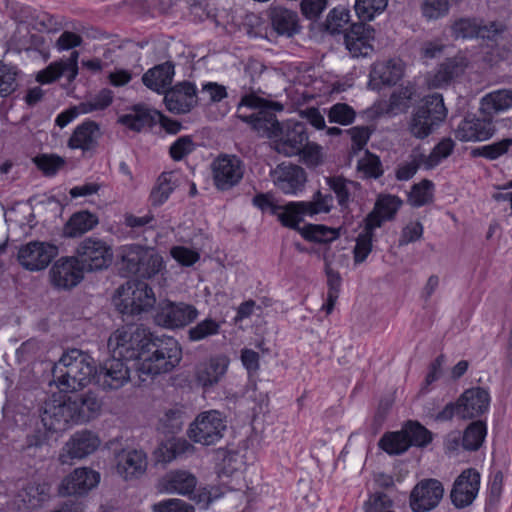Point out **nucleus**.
<instances>
[{"instance_id":"obj_1","label":"nucleus","mask_w":512,"mask_h":512,"mask_svg":"<svg viewBox=\"0 0 512 512\" xmlns=\"http://www.w3.org/2000/svg\"><path fill=\"white\" fill-rule=\"evenodd\" d=\"M113 357L125 362L135 361L133 367L143 382L173 370L181 361L182 350L173 337L154 336L143 326L117 329L108 339Z\"/></svg>"},{"instance_id":"obj_2","label":"nucleus","mask_w":512,"mask_h":512,"mask_svg":"<svg viewBox=\"0 0 512 512\" xmlns=\"http://www.w3.org/2000/svg\"><path fill=\"white\" fill-rule=\"evenodd\" d=\"M101 407V401L92 392L67 398L53 394L39 409L45 433L39 435L40 430H38L37 434H34V446H40L46 442L48 433L65 431L70 424L86 423L96 418L100 414Z\"/></svg>"},{"instance_id":"obj_3","label":"nucleus","mask_w":512,"mask_h":512,"mask_svg":"<svg viewBox=\"0 0 512 512\" xmlns=\"http://www.w3.org/2000/svg\"><path fill=\"white\" fill-rule=\"evenodd\" d=\"M52 381L61 392H74L87 386L95 373V361L80 349L65 351L51 366Z\"/></svg>"},{"instance_id":"obj_4","label":"nucleus","mask_w":512,"mask_h":512,"mask_svg":"<svg viewBox=\"0 0 512 512\" xmlns=\"http://www.w3.org/2000/svg\"><path fill=\"white\" fill-rule=\"evenodd\" d=\"M332 203V195H323L320 190L313 195L311 201L289 202L285 205L273 204L265 194H257L253 198L255 206L261 210L270 208L271 213L278 218L281 224L291 229H298V224L304 220L305 216L312 217L330 212Z\"/></svg>"},{"instance_id":"obj_5","label":"nucleus","mask_w":512,"mask_h":512,"mask_svg":"<svg viewBox=\"0 0 512 512\" xmlns=\"http://www.w3.org/2000/svg\"><path fill=\"white\" fill-rule=\"evenodd\" d=\"M163 268V258L152 248L133 244L121 251L119 270L125 277L150 279Z\"/></svg>"},{"instance_id":"obj_6","label":"nucleus","mask_w":512,"mask_h":512,"mask_svg":"<svg viewBox=\"0 0 512 512\" xmlns=\"http://www.w3.org/2000/svg\"><path fill=\"white\" fill-rule=\"evenodd\" d=\"M446 116L447 109L442 95H428L412 115L409 131L414 137L424 139L445 120Z\"/></svg>"},{"instance_id":"obj_7","label":"nucleus","mask_w":512,"mask_h":512,"mask_svg":"<svg viewBox=\"0 0 512 512\" xmlns=\"http://www.w3.org/2000/svg\"><path fill=\"white\" fill-rule=\"evenodd\" d=\"M117 292L115 305L123 315H138L150 310L156 302L152 288L142 281H127Z\"/></svg>"},{"instance_id":"obj_8","label":"nucleus","mask_w":512,"mask_h":512,"mask_svg":"<svg viewBox=\"0 0 512 512\" xmlns=\"http://www.w3.org/2000/svg\"><path fill=\"white\" fill-rule=\"evenodd\" d=\"M227 430V418L218 410L201 412L190 424L189 438L198 444L210 446L219 442Z\"/></svg>"},{"instance_id":"obj_9","label":"nucleus","mask_w":512,"mask_h":512,"mask_svg":"<svg viewBox=\"0 0 512 512\" xmlns=\"http://www.w3.org/2000/svg\"><path fill=\"white\" fill-rule=\"evenodd\" d=\"M76 257L85 271H101L111 265L113 251L106 241L96 237H87L78 244Z\"/></svg>"},{"instance_id":"obj_10","label":"nucleus","mask_w":512,"mask_h":512,"mask_svg":"<svg viewBox=\"0 0 512 512\" xmlns=\"http://www.w3.org/2000/svg\"><path fill=\"white\" fill-rule=\"evenodd\" d=\"M198 309L184 302L162 301L159 303L155 322L164 328H183L198 317Z\"/></svg>"},{"instance_id":"obj_11","label":"nucleus","mask_w":512,"mask_h":512,"mask_svg":"<svg viewBox=\"0 0 512 512\" xmlns=\"http://www.w3.org/2000/svg\"><path fill=\"white\" fill-rule=\"evenodd\" d=\"M308 141L306 127L300 122H287L280 128L274 138L275 150L284 156L300 155Z\"/></svg>"},{"instance_id":"obj_12","label":"nucleus","mask_w":512,"mask_h":512,"mask_svg":"<svg viewBox=\"0 0 512 512\" xmlns=\"http://www.w3.org/2000/svg\"><path fill=\"white\" fill-rule=\"evenodd\" d=\"M84 268L76 256L58 259L49 271L52 285L59 289H71L84 278Z\"/></svg>"},{"instance_id":"obj_13","label":"nucleus","mask_w":512,"mask_h":512,"mask_svg":"<svg viewBox=\"0 0 512 512\" xmlns=\"http://www.w3.org/2000/svg\"><path fill=\"white\" fill-rule=\"evenodd\" d=\"M130 369L127 362L112 356L99 370L95 368L92 379L103 390H117L131 380Z\"/></svg>"},{"instance_id":"obj_14","label":"nucleus","mask_w":512,"mask_h":512,"mask_svg":"<svg viewBox=\"0 0 512 512\" xmlns=\"http://www.w3.org/2000/svg\"><path fill=\"white\" fill-rule=\"evenodd\" d=\"M480 473L473 468L464 470L454 481L450 492L452 504L459 509L470 506L478 495Z\"/></svg>"},{"instance_id":"obj_15","label":"nucleus","mask_w":512,"mask_h":512,"mask_svg":"<svg viewBox=\"0 0 512 512\" xmlns=\"http://www.w3.org/2000/svg\"><path fill=\"white\" fill-rule=\"evenodd\" d=\"M444 488L437 479H424L411 491L410 507L414 512L434 509L443 497Z\"/></svg>"},{"instance_id":"obj_16","label":"nucleus","mask_w":512,"mask_h":512,"mask_svg":"<svg viewBox=\"0 0 512 512\" xmlns=\"http://www.w3.org/2000/svg\"><path fill=\"white\" fill-rule=\"evenodd\" d=\"M404 63L399 58L378 61L371 66L368 86L380 90L384 86L395 85L403 76Z\"/></svg>"},{"instance_id":"obj_17","label":"nucleus","mask_w":512,"mask_h":512,"mask_svg":"<svg viewBox=\"0 0 512 512\" xmlns=\"http://www.w3.org/2000/svg\"><path fill=\"white\" fill-rule=\"evenodd\" d=\"M243 174V164L237 156L220 157L213 164L214 183L220 190H229L237 185Z\"/></svg>"},{"instance_id":"obj_18","label":"nucleus","mask_w":512,"mask_h":512,"mask_svg":"<svg viewBox=\"0 0 512 512\" xmlns=\"http://www.w3.org/2000/svg\"><path fill=\"white\" fill-rule=\"evenodd\" d=\"M164 93L166 108L174 114L188 113L197 103L196 86L188 81L178 83Z\"/></svg>"},{"instance_id":"obj_19","label":"nucleus","mask_w":512,"mask_h":512,"mask_svg":"<svg viewBox=\"0 0 512 512\" xmlns=\"http://www.w3.org/2000/svg\"><path fill=\"white\" fill-rule=\"evenodd\" d=\"M495 127L492 120L483 115V118L468 116L464 118L457 129L455 137L462 142L484 141L492 137Z\"/></svg>"},{"instance_id":"obj_20","label":"nucleus","mask_w":512,"mask_h":512,"mask_svg":"<svg viewBox=\"0 0 512 512\" xmlns=\"http://www.w3.org/2000/svg\"><path fill=\"white\" fill-rule=\"evenodd\" d=\"M100 445V440L93 432L88 430L78 431L72 435L65 444V453L60 455L63 464L69 459H82L92 454Z\"/></svg>"},{"instance_id":"obj_21","label":"nucleus","mask_w":512,"mask_h":512,"mask_svg":"<svg viewBox=\"0 0 512 512\" xmlns=\"http://www.w3.org/2000/svg\"><path fill=\"white\" fill-rule=\"evenodd\" d=\"M100 474L89 468H78L66 476L59 488V493L66 495H83L96 487Z\"/></svg>"},{"instance_id":"obj_22","label":"nucleus","mask_w":512,"mask_h":512,"mask_svg":"<svg viewBox=\"0 0 512 512\" xmlns=\"http://www.w3.org/2000/svg\"><path fill=\"white\" fill-rule=\"evenodd\" d=\"M458 401V416L472 419L484 414L490 404V395L481 387L471 388L463 392Z\"/></svg>"},{"instance_id":"obj_23","label":"nucleus","mask_w":512,"mask_h":512,"mask_svg":"<svg viewBox=\"0 0 512 512\" xmlns=\"http://www.w3.org/2000/svg\"><path fill=\"white\" fill-rule=\"evenodd\" d=\"M116 469L125 480L138 478L147 468V455L141 449H122L116 453Z\"/></svg>"},{"instance_id":"obj_24","label":"nucleus","mask_w":512,"mask_h":512,"mask_svg":"<svg viewBox=\"0 0 512 512\" xmlns=\"http://www.w3.org/2000/svg\"><path fill=\"white\" fill-rule=\"evenodd\" d=\"M78 58L79 52L73 51L68 58L52 62L37 73L36 81L49 84L65 76L69 83L73 82L78 75Z\"/></svg>"},{"instance_id":"obj_25","label":"nucleus","mask_w":512,"mask_h":512,"mask_svg":"<svg viewBox=\"0 0 512 512\" xmlns=\"http://www.w3.org/2000/svg\"><path fill=\"white\" fill-rule=\"evenodd\" d=\"M276 112L279 111L266 108L251 115L237 114V118L249 124L258 136L274 140L283 125L278 121Z\"/></svg>"},{"instance_id":"obj_26","label":"nucleus","mask_w":512,"mask_h":512,"mask_svg":"<svg viewBox=\"0 0 512 512\" xmlns=\"http://www.w3.org/2000/svg\"><path fill=\"white\" fill-rule=\"evenodd\" d=\"M374 29L364 22L353 23L344 34L346 48L353 57L366 56L372 49L369 41L373 39Z\"/></svg>"},{"instance_id":"obj_27","label":"nucleus","mask_w":512,"mask_h":512,"mask_svg":"<svg viewBox=\"0 0 512 512\" xmlns=\"http://www.w3.org/2000/svg\"><path fill=\"white\" fill-rule=\"evenodd\" d=\"M230 360L220 354L209 358L196 367V380L204 388L216 385L226 374Z\"/></svg>"},{"instance_id":"obj_28","label":"nucleus","mask_w":512,"mask_h":512,"mask_svg":"<svg viewBox=\"0 0 512 512\" xmlns=\"http://www.w3.org/2000/svg\"><path fill=\"white\" fill-rule=\"evenodd\" d=\"M274 183L285 194H296L306 183L305 170L297 165H279L274 171Z\"/></svg>"},{"instance_id":"obj_29","label":"nucleus","mask_w":512,"mask_h":512,"mask_svg":"<svg viewBox=\"0 0 512 512\" xmlns=\"http://www.w3.org/2000/svg\"><path fill=\"white\" fill-rule=\"evenodd\" d=\"M402 205V200L394 195L378 197L373 210L366 216L365 223L369 230L381 227L384 221L392 220Z\"/></svg>"},{"instance_id":"obj_30","label":"nucleus","mask_w":512,"mask_h":512,"mask_svg":"<svg viewBox=\"0 0 512 512\" xmlns=\"http://www.w3.org/2000/svg\"><path fill=\"white\" fill-rule=\"evenodd\" d=\"M273 30L286 37H292L300 31L299 18L297 12L281 7H271L268 12Z\"/></svg>"},{"instance_id":"obj_31","label":"nucleus","mask_w":512,"mask_h":512,"mask_svg":"<svg viewBox=\"0 0 512 512\" xmlns=\"http://www.w3.org/2000/svg\"><path fill=\"white\" fill-rule=\"evenodd\" d=\"M465 65L462 59L447 58L438 65L436 70L427 76V84L431 88L448 86L455 78L464 73Z\"/></svg>"},{"instance_id":"obj_32","label":"nucleus","mask_w":512,"mask_h":512,"mask_svg":"<svg viewBox=\"0 0 512 512\" xmlns=\"http://www.w3.org/2000/svg\"><path fill=\"white\" fill-rule=\"evenodd\" d=\"M174 74V64L167 61L149 69L143 74L142 81L149 89L157 93H164L171 85Z\"/></svg>"},{"instance_id":"obj_33","label":"nucleus","mask_w":512,"mask_h":512,"mask_svg":"<svg viewBox=\"0 0 512 512\" xmlns=\"http://www.w3.org/2000/svg\"><path fill=\"white\" fill-rule=\"evenodd\" d=\"M100 131L93 121H87L77 126L69 138L68 146L72 149L89 151L96 147Z\"/></svg>"},{"instance_id":"obj_34","label":"nucleus","mask_w":512,"mask_h":512,"mask_svg":"<svg viewBox=\"0 0 512 512\" xmlns=\"http://www.w3.org/2000/svg\"><path fill=\"white\" fill-rule=\"evenodd\" d=\"M159 112L143 105H135L129 114L122 115L119 122L133 131L150 128L157 122Z\"/></svg>"},{"instance_id":"obj_35","label":"nucleus","mask_w":512,"mask_h":512,"mask_svg":"<svg viewBox=\"0 0 512 512\" xmlns=\"http://www.w3.org/2000/svg\"><path fill=\"white\" fill-rule=\"evenodd\" d=\"M98 224L96 215L88 211L74 213L63 227V236L76 238L92 230Z\"/></svg>"},{"instance_id":"obj_36","label":"nucleus","mask_w":512,"mask_h":512,"mask_svg":"<svg viewBox=\"0 0 512 512\" xmlns=\"http://www.w3.org/2000/svg\"><path fill=\"white\" fill-rule=\"evenodd\" d=\"M163 482L167 492L182 495L191 494L197 485V479L193 474L181 470L168 473Z\"/></svg>"},{"instance_id":"obj_37","label":"nucleus","mask_w":512,"mask_h":512,"mask_svg":"<svg viewBox=\"0 0 512 512\" xmlns=\"http://www.w3.org/2000/svg\"><path fill=\"white\" fill-rule=\"evenodd\" d=\"M21 15L15 17L16 29L11 37V43L18 51H29L32 48V33L30 21V9L21 11Z\"/></svg>"},{"instance_id":"obj_38","label":"nucleus","mask_w":512,"mask_h":512,"mask_svg":"<svg viewBox=\"0 0 512 512\" xmlns=\"http://www.w3.org/2000/svg\"><path fill=\"white\" fill-rule=\"evenodd\" d=\"M512 105V91L498 90L487 94L481 100L480 111L491 120L494 114L508 109Z\"/></svg>"},{"instance_id":"obj_39","label":"nucleus","mask_w":512,"mask_h":512,"mask_svg":"<svg viewBox=\"0 0 512 512\" xmlns=\"http://www.w3.org/2000/svg\"><path fill=\"white\" fill-rule=\"evenodd\" d=\"M301 236L311 242L330 243L340 236V229L329 228L320 224H307L296 229Z\"/></svg>"},{"instance_id":"obj_40","label":"nucleus","mask_w":512,"mask_h":512,"mask_svg":"<svg viewBox=\"0 0 512 512\" xmlns=\"http://www.w3.org/2000/svg\"><path fill=\"white\" fill-rule=\"evenodd\" d=\"M221 326V321L207 317L188 329L187 338L191 342H199L208 339L218 335L220 333Z\"/></svg>"},{"instance_id":"obj_41","label":"nucleus","mask_w":512,"mask_h":512,"mask_svg":"<svg viewBox=\"0 0 512 512\" xmlns=\"http://www.w3.org/2000/svg\"><path fill=\"white\" fill-rule=\"evenodd\" d=\"M486 434L487 428L483 421L472 422L464 431L462 438L463 448L468 451L478 450L482 446Z\"/></svg>"},{"instance_id":"obj_42","label":"nucleus","mask_w":512,"mask_h":512,"mask_svg":"<svg viewBox=\"0 0 512 512\" xmlns=\"http://www.w3.org/2000/svg\"><path fill=\"white\" fill-rule=\"evenodd\" d=\"M379 446L390 455L402 454L411 447L403 430L385 433L379 440Z\"/></svg>"},{"instance_id":"obj_43","label":"nucleus","mask_w":512,"mask_h":512,"mask_svg":"<svg viewBox=\"0 0 512 512\" xmlns=\"http://www.w3.org/2000/svg\"><path fill=\"white\" fill-rule=\"evenodd\" d=\"M258 92H260V89L255 88L247 95H243V98L237 104V114H240L239 112L243 107L257 109L258 111L266 108L283 111L284 106L282 103L264 99L258 95Z\"/></svg>"},{"instance_id":"obj_44","label":"nucleus","mask_w":512,"mask_h":512,"mask_svg":"<svg viewBox=\"0 0 512 512\" xmlns=\"http://www.w3.org/2000/svg\"><path fill=\"white\" fill-rule=\"evenodd\" d=\"M455 147V143L451 138L442 139L430 152L428 156L420 155L426 169L436 167L440 162L449 157Z\"/></svg>"},{"instance_id":"obj_45","label":"nucleus","mask_w":512,"mask_h":512,"mask_svg":"<svg viewBox=\"0 0 512 512\" xmlns=\"http://www.w3.org/2000/svg\"><path fill=\"white\" fill-rule=\"evenodd\" d=\"M191 449H193V446L187 440L173 439L159 446L157 457L159 461L171 462Z\"/></svg>"},{"instance_id":"obj_46","label":"nucleus","mask_w":512,"mask_h":512,"mask_svg":"<svg viewBox=\"0 0 512 512\" xmlns=\"http://www.w3.org/2000/svg\"><path fill=\"white\" fill-rule=\"evenodd\" d=\"M388 0H355V12L361 22L371 21L387 7Z\"/></svg>"},{"instance_id":"obj_47","label":"nucleus","mask_w":512,"mask_h":512,"mask_svg":"<svg viewBox=\"0 0 512 512\" xmlns=\"http://www.w3.org/2000/svg\"><path fill=\"white\" fill-rule=\"evenodd\" d=\"M58 253L59 249L55 244L34 241V270L45 269Z\"/></svg>"},{"instance_id":"obj_48","label":"nucleus","mask_w":512,"mask_h":512,"mask_svg":"<svg viewBox=\"0 0 512 512\" xmlns=\"http://www.w3.org/2000/svg\"><path fill=\"white\" fill-rule=\"evenodd\" d=\"M184 412L180 408L167 410L159 419L158 430L164 434H176L182 430Z\"/></svg>"},{"instance_id":"obj_49","label":"nucleus","mask_w":512,"mask_h":512,"mask_svg":"<svg viewBox=\"0 0 512 512\" xmlns=\"http://www.w3.org/2000/svg\"><path fill=\"white\" fill-rule=\"evenodd\" d=\"M327 184L330 189L336 194L338 204L341 207H347L350 202L351 192L356 189L358 183L346 180L342 177H329Z\"/></svg>"},{"instance_id":"obj_50","label":"nucleus","mask_w":512,"mask_h":512,"mask_svg":"<svg viewBox=\"0 0 512 512\" xmlns=\"http://www.w3.org/2000/svg\"><path fill=\"white\" fill-rule=\"evenodd\" d=\"M402 430L405 433L410 446L424 447L432 441L431 432L419 422L408 421Z\"/></svg>"},{"instance_id":"obj_51","label":"nucleus","mask_w":512,"mask_h":512,"mask_svg":"<svg viewBox=\"0 0 512 512\" xmlns=\"http://www.w3.org/2000/svg\"><path fill=\"white\" fill-rule=\"evenodd\" d=\"M434 184L428 179H424L418 184H414L409 193V202L414 207H421L433 201Z\"/></svg>"},{"instance_id":"obj_52","label":"nucleus","mask_w":512,"mask_h":512,"mask_svg":"<svg viewBox=\"0 0 512 512\" xmlns=\"http://www.w3.org/2000/svg\"><path fill=\"white\" fill-rule=\"evenodd\" d=\"M350 21V11L345 7H335L332 9L326 19V30L331 34L346 33L349 28H345Z\"/></svg>"},{"instance_id":"obj_53","label":"nucleus","mask_w":512,"mask_h":512,"mask_svg":"<svg viewBox=\"0 0 512 512\" xmlns=\"http://www.w3.org/2000/svg\"><path fill=\"white\" fill-rule=\"evenodd\" d=\"M34 164L44 176L51 177L64 167L65 160L56 154H40L34 157Z\"/></svg>"},{"instance_id":"obj_54","label":"nucleus","mask_w":512,"mask_h":512,"mask_svg":"<svg viewBox=\"0 0 512 512\" xmlns=\"http://www.w3.org/2000/svg\"><path fill=\"white\" fill-rule=\"evenodd\" d=\"M172 173H162L158 178V184L150 194V201L153 206L162 205L174 190L172 184Z\"/></svg>"},{"instance_id":"obj_55","label":"nucleus","mask_w":512,"mask_h":512,"mask_svg":"<svg viewBox=\"0 0 512 512\" xmlns=\"http://www.w3.org/2000/svg\"><path fill=\"white\" fill-rule=\"evenodd\" d=\"M327 117L330 123L346 126L355 120L356 112L346 103H336L329 109Z\"/></svg>"},{"instance_id":"obj_56","label":"nucleus","mask_w":512,"mask_h":512,"mask_svg":"<svg viewBox=\"0 0 512 512\" xmlns=\"http://www.w3.org/2000/svg\"><path fill=\"white\" fill-rule=\"evenodd\" d=\"M413 88L400 87L393 91L389 98L388 111L393 114L405 111L413 96Z\"/></svg>"},{"instance_id":"obj_57","label":"nucleus","mask_w":512,"mask_h":512,"mask_svg":"<svg viewBox=\"0 0 512 512\" xmlns=\"http://www.w3.org/2000/svg\"><path fill=\"white\" fill-rule=\"evenodd\" d=\"M373 231L368 229V224L365 223L363 232H361L354 247V261L355 263H362L366 260L372 250V237Z\"/></svg>"},{"instance_id":"obj_58","label":"nucleus","mask_w":512,"mask_h":512,"mask_svg":"<svg viewBox=\"0 0 512 512\" xmlns=\"http://www.w3.org/2000/svg\"><path fill=\"white\" fill-rule=\"evenodd\" d=\"M478 29L479 22L470 18L458 19L451 26L452 36L463 39L477 37Z\"/></svg>"},{"instance_id":"obj_59","label":"nucleus","mask_w":512,"mask_h":512,"mask_svg":"<svg viewBox=\"0 0 512 512\" xmlns=\"http://www.w3.org/2000/svg\"><path fill=\"white\" fill-rule=\"evenodd\" d=\"M112 103L111 91L103 89L94 98L79 104L82 114L104 110Z\"/></svg>"},{"instance_id":"obj_60","label":"nucleus","mask_w":512,"mask_h":512,"mask_svg":"<svg viewBox=\"0 0 512 512\" xmlns=\"http://www.w3.org/2000/svg\"><path fill=\"white\" fill-rule=\"evenodd\" d=\"M358 169L363 171L366 176L372 178H379L383 174L379 157L368 150L365 151L364 157L358 161Z\"/></svg>"},{"instance_id":"obj_61","label":"nucleus","mask_w":512,"mask_h":512,"mask_svg":"<svg viewBox=\"0 0 512 512\" xmlns=\"http://www.w3.org/2000/svg\"><path fill=\"white\" fill-rule=\"evenodd\" d=\"M16 76L13 67L0 63V96H8L16 89Z\"/></svg>"},{"instance_id":"obj_62","label":"nucleus","mask_w":512,"mask_h":512,"mask_svg":"<svg viewBox=\"0 0 512 512\" xmlns=\"http://www.w3.org/2000/svg\"><path fill=\"white\" fill-rule=\"evenodd\" d=\"M512 145V138H505L501 141L494 142L489 145L482 146L475 150L478 155L483 156L487 159L494 160L505 154L509 147Z\"/></svg>"},{"instance_id":"obj_63","label":"nucleus","mask_w":512,"mask_h":512,"mask_svg":"<svg viewBox=\"0 0 512 512\" xmlns=\"http://www.w3.org/2000/svg\"><path fill=\"white\" fill-rule=\"evenodd\" d=\"M423 16L429 20L438 19L448 13V0H424L421 6Z\"/></svg>"},{"instance_id":"obj_64","label":"nucleus","mask_w":512,"mask_h":512,"mask_svg":"<svg viewBox=\"0 0 512 512\" xmlns=\"http://www.w3.org/2000/svg\"><path fill=\"white\" fill-rule=\"evenodd\" d=\"M444 48L445 45L441 39L425 40L419 44L418 53L421 60L428 61L440 56Z\"/></svg>"}]
</instances>
